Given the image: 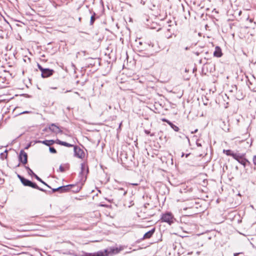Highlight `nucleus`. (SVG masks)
<instances>
[{
	"mask_svg": "<svg viewBox=\"0 0 256 256\" xmlns=\"http://www.w3.org/2000/svg\"><path fill=\"white\" fill-rule=\"evenodd\" d=\"M226 98L227 100H228V98H229V97H228V96H227V97H226Z\"/></svg>",
	"mask_w": 256,
	"mask_h": 256,
	"instance_id": "nucleus-47",
	"label": "nucleus"
},
{
	"mask_svg": "<svg viewBox=\"0 0 256 256\" xmlns=\"http://www.w3.org/2000/svg\"><path fill=\"white\" fill-rule=\"evenodd\" d=\"M114 250H111L112 253H114Z\"/></svg>",
	"mask_w": 256,
	"mask_h": 256,
	"instance_id": "nucleus-43",
	"label": "nucleus"
},
{
	"mask_svg": "<svg viewBox=\"0 0 256 256\" xmlns=\"http://www.w3.org/2000/svg\"><path fill=\"white\" fill-rule=\"evenodd\" d=\"M59 189H62V188H53L52 189V192H56V191H58Z\"/></svg>",
	"mask_w": 256,
	"mask_h": 256,
	"instance_id": "nucleus-28",
	"label": "nucleus"
},
{
	"mask_svg": "<svg viewBox=\"0 0 256 256\" xmlns=\"http://www.w3.org/2000/svg\"><path fill=\"white\" fill-rule=\"evenodd\" d=\"M228 102H226V106H224L225 108H228Z\"/></svg>",
	"mask_w": 256,
	"mask_h": 256,
	"instance_id": "nucleus-41",
	"label": "nucleus"
},
{
	"mask_svg": "<svg viewBox=\"0 0 256 256\" xmlns=\"http://www.w3.org/2000/svg\"><path fill=\"white\" fill-rule=\"evenodd\" d=\"M35 178L44 185L50 188V186L44 182L40 178H39L36 174H34Z\"/></svg>",
	"mask_w": 256,
	"mask_h": 256,
	"instance_id": "nucleus-18",
	"label": "nucleus"
},
{
	"mask_svg": "<svg viewBox=\"0 0 256 256\" xmlns=\"http://www.w3.org/2000/svg\"><path fill=\"white\" fill-rule=\"evenodd\" d=\"M80 20H81V18H79V20L80 21Z\"/></svg>",
	"mask_w": 256,
	"mask_h": 256,
	"instance_id": "nucleus-51",
	"label": "nucleus"
},
{
	"mask_svg": "<svg viewBox=\"0 0 256 256\" xmlns=\"http://www.w3.org/2000/svg\"><path fill=\"white\" fill-rule=\"evenodd\" d=\"M80 188H80L77 186L75 190H74V191H75L76 192H78L80 190Z\"/></svg>",
	"mask_w": 256,
	"mask_h": 256,
	"instance_id": "nucleus-32",
	"label": "nucleus"
},
{
	"mask_svg": "<svg viewBox=\"0 0 256 256\" xmlns=\"http://www.w3.org/2000/svg\"><path fill=\"white\" fill-rule=\"evenodd\" d=\"M8 154H5L4 152H2L0 154V158L2 160H4V158H7Z\"/></svg>",
	"mask_w": 256,
	"mask_h": 256,
	"instance_id": "nucleus-23",
	"label": "nucleus"
},
{
	"mask_svg": "<svg viewBox=\"0 0 256 256\" xmlns=\"http://www.w3.org/2000/svg\"><path fill=\"white\" fill-rule=\"evenodd\" d=\"M30 113V112L29 111H24L23 112H22L20 114H29Z\"/></svg>",
	"mask_w": 256,
	"mask_h": 256,
	"instance_id": "nucleus-30",
	"label": "nucleus"
},
{
	"mask_svg": "<svg viewBox=\"0 0 256 256\" xmlns=\"http://www.w3.org/2000/svg\"><path fill=\"white\" fill-rule=\"evenodd\" d=\"M247 20H248L250 22H253V19L250 18H247Z\"/></svg>",
	"mask_w": 256,
	"mask_h": 256,
	"instance_id": "nucleus-34",
	"label": "nucleus"
},
{
	"mask_svg": "<svg viewBox=\"0 0 256 256\" xmlns=\"http://www.w3.org/2000/svg\"><path fill=\"white\" fill-rule=\"evenodd\" d=\"M154 232H155V228H152L151 230H149L148 232L144 234V236H143V239L150 238L153 235Z\"/></svg>",
	"mask_w": 256,
	"mask_h": 256,
	"instance_id": "nucleus-12",
	"label": "nucleus"
},
{
	"mask_svg": "<svg viewBox=\"0 0 256 256\" xmlns=\"http://www.w3.org/2000/svg\"><path fill=\"white\" fill-rule=\"evenodd\" d=\"M96 14L94 12V14L90 17V24L92 25L96 20L95 18Z\"/></svg>",
	"mask_w": 256,
	"mask_h": 256,
	"instance_id": "nucleus-19",
	"label": "nucleus"
},
{
	"mask_svg": "<svg viewBox=\"0 0 256 256\" xmlns=\"http://www.w3.org/2000/svg\"><path fill=\"white\" fill-rule=\"evenodd\" d=\"M14 96H28V94H20V95H18V94H16L14 95Z\"/></svg>",
	"mask_w": 256,
	"mask_h": 256,
	"instance_id": "nucleus-29",
	"label": "nucleus"
},
{
	"mask_svg": "<svg viewBox=\"0 0 256 256\" xmlns=\"http://www.w3.org/2000/svg\"><path fill=\"white\" fill-rule=\"evenodd\" d=\"M222 50L220 46H216L215 48V50L214 52V56L217 57V58H220L222 56Z\"/></svg>",
	"mask_w": 256,
	"mask_h": 256,
	"instance_id": "nucleus-10",
	"label": "nucleus"
},
{
	"mask_svg": "<svg viewBox=\"0 0 256 256\" xmlns=\"http://www.w3.org/2000/svg\"><path fill=\"white\" fill-rule=\"evenodd\" d=\"M18 178L20 180V182L22 181V178H24V177L21 176L20 175V174H18Z\"/></svg>",
	"mask_w": 256,
	"mask_h": 256,
	"instance_id": "nucleus-33",
	"label": "nucleus"
},
{
	"mask_svg": "<svg viewBox=\"0 0 256 256\" xmlns=\"http://www.w3.org/2000/svg\"><path fill=\"white\" fill-rule=\"evenodd\" d=\"M234 159L236 160L239 163L243 165L244 166H246V163H250L248 160L244 158V156L243 154H236V155L234 156Z\"/></svg>",
	"mask_w": 256,
	"mask_h": 256,
	"instance_id": "nucleus-3",
	"label": "nucleus"
},
{
	"mask_svg": "<svg viewBox=\"0 0 256 256\" xmlns=\"http://www.w3.org/2000/svg\"><path fill=\"white\" fill-rule=\"evenodd\" d=\"M239 254L238 253H235L234 254V256H238Z\"/></svg>",
	"mask_w": 256,
	"mask_h": 256,
	"instance_id": "nucleus-39",
	"label": "nucleus"
},
{
	"mask_svg": "<svg viewBox=\"0 0 256 256\" xmlns=\"http://www.w3.org/2000/svg\"><path fill=\"white\" fill-rule=\"evenodd\" d=\"M224 153L226 154L227 156H232V158H234V156L236 155V154L233 152L232 150H223Z\"/></svg>",
	"mask_w": 256,
	"mask_h": 256,
	"instance_id": "nucleus-15",
	"label": "nucleus"
},
{
	"mask_svg": "<svg viewBox=\"0 0 256 256\" xmlns=\"http://www.w3.org/2000/svg\"><path fill=\"white\" fill-rule=\"evenodd\" d=\"M49 128L52 132L56 134H59L62 132V130L60 129V128L58 126H56L55 124H52L50 126Z\"/></svg>",
	"mask_w": 256,
	"mask_h": 256,
	"instance_id": "nucleus-8",
	"label": "nucleus"
},
{
	"mask_svg": "<svg viewBox=\"0 0 256 256\" xmlns=\"http://www.w3.org/2000/svg\"><path fill=\"white\" fill-rule=\"evenodd\" d=\"M139 44H142V42H140Z\"/></svg>",
	"mask_w": 256,
	"mask_h": 256,
	"instance_id": "nucleus-50",
	"label": "nucleus"
},
{
	"mask_svg": "<svg viewBox=\"0 0 256 256\" xmlns=\"http://www.w3.org/2000/svg\"><path fill=\"white\" fill-rule=\"evenodd\" d=\"M34 188L38 189V190H40V191H42V192H46V190H44V189H43V188H40V187H39V186H37V187H36V188Z\"/></svg>",
	"mask_w": 256,
	"mask_h": 256,
	"instance_id": "nucleus-25",
	"label": "nucleus"
},
{
	"mask_svg": "<svg viewBox=\"0 0 256 256\" xmlns=\"http://www.w3.org/2000/svg\"><path fill=\"white\" fill-rule=\"evenodd\" d=\"M253 162L254 165H256V156H254L253 158Z\"/></svg>",
	"mask_w": 256,
	"mask_h": 256,
	"instance_id": "nucleus-27",
	"label": "nucleus"
},
{
	"mask_svg": "<svg viewBox=\"0 0 256 256\" xmlns=\"http://www.w3.org/2000/svg\"><path fill=\"white\" fill-rule=\"evenodd\" d=\"M162 122H166V123H168V122H170V120H166V118H162Z\"/></svg>",
	"mask_w": 256,
	"mask_h": 256,
	"instance_id": "nucleus-31",
	"label": "nucleus"
},
{
	"mask_svg": "<svg viewBox=\"0 0 256 256\" xmlns=\"http://www.w3.org/2000/svg\"><path fill=\"white\" fill-rule=\"evenodd\" d=\"M190 155V154H186V157H188Z\"/></svg>",
	"mask_w": 256,
	"mask_h": 256,
	"instance_id": "nucleus-45",
	"label": "nucleus"
},
{
	"mask_svg": "<svg viewBox=\"0 0 256 256\" xmlns=\"http://www.w3.org/2000/svg\"><path fill=\"white\" fill-rule=\"evenodd\" d=\"M170 127L176 132H178L179 130V128L173 124L172 125L170 126Z\"/></svg>",
	"mask_w": 256,
	"mask_h": 256,
	"instance_id": "nucleus-21",
	"label": "nucleus"
},
{
	"mask_svg": "<svg viewBox=\"0 0 256 256\" xmlns=\"http://www.w3.org/2000/svg\"><path fill=\"white\" fill-rule=\"evenodd\" d=\"M172 38V34H170V35H168V36H167V38Z\"/></svg>",
	"mask_w": 256,
	"mask_h": 256,
	"instance_id": "nucleus-38",
	"label": "nucleus"
},
{
	"mask_svg": "<svg viewBox=\"0 0 256 256\" xmlns=\"http://www.w3.org/2000/svg\"><path fill=\"white\" fill-rule=\"evenodd\" d=\"M74 186H75L74 184H68L64 186H60L59 188H60L62 189H59L58 192H68L70 189V188Z\"/></svg>",
	"mask_w": 256,
	"mask_h": 256,
	"instance_id": "nucleus-9",
	"label": "nucleus"
},
{
	"mask_svg": "<svg viewBox=\"0 0 256 256\" xmlns=\"http://www.w3.org/2000/svg\"><path fill=\"white\" fill-rule=\"evenodd\" d=\"M173 216L170 212H167L164 214L162 217V222H166L170 224L173 222Z\"/></svg>",
	"mask_w": 256,
	"mask_h": 256,
	"instance_id": "nucleus-5",
	"label": "nucleus"
},
{
	"mask_svg": "<svg viewBox=\"0 0 256 256\" xmlns=\"http://www.w3.org/2000/svg\"><path fill=\"white\" fill-rule=\"evenodd\" d=\"M21 182L24 186H28L32 188L37 187V184L36 183L32 182L24 178L22 180Z\"/></svg>",
	"mask_w": 256,
	"mask_h": 256,
	"instance_id": "nucleus-7",
	"label": "nucleus"
},
{
	"mask_svg": "<svg viewBox=\"0 0 256 256\" xmlns=\"http://www.w3.org/2000/svg\"><path fill=\"white\" fill-rule=\"evenodd\" d=\"M116 190H118V194H120L122 196H125L127 193V190H124L123 188H118V189L116 188Z\"/></svg>",
	"mask_w": 256,
	"mask_h": 256,
	"instance_id": "nucleus-17",
	"label": "nucleus"
},
{
	"mask_svg": "<svg viewBox=\"0 0 256 256\" xmlns=\"http://www.w3.org/2000/svg\"><path fill=\"white\" fill-rule=\"evenodd\" d=\"M110 252L105 250L104 251H99L94 253H86L84 255L82 256H108Z\"/></svg>",
	"mask_w": 256,
	"mask_h": 256,
	"instance_id": "nucleus-4",
	"label": "nucleus"
},
{
	"mask_svg": "<svg viewBox=\"0 0 256 256\" xmlns=\"http://www.w3.org/2000/svg\"><path fill=\"white\" fill-rule=\"evenodd\" d=\"M38 143L43 144L47 146H50L52 145L54 143H56V140H38Z\"/></svg>",
	"mask_w": 256,
	"mask_h": 256,
	"instance_id": "nucleus-11",
	"label": "nucleus"
},
{
	"mask_svg": "<svg viewBox=\"0 0 256 256\" xmlns=\"http://www.w3.org/2000/svg\"><path fill=\"white\" fill-rule=\"evenodd\" d=\"M74 156L81 159L84 158L85 155L84 150L78 146H74Z\"/></svg>",
	"mask_w": 256,
	"mask_h": 256,
	"instance_id": "nucleus-2",
	"label": "nucleus"
},
{
	"mask_svg": "<svg viewBox=\"0 0 256 256\" xmlns=\"http://www.w3.org/2000/svg\"><path fill=\"white\" fill-rule=\"evenodd\" d=\"M38 66L42 72L41 76L43 78L50 77L52 76L54 72L53 70L43 68L42 66L38 64Z\"/></svg>",
	"mask_w": 256,
	"mask_h": 256,
	"instance_id": "nucleus-1",
	"label": "nucleus"
},
{
	"mask_svg": "<svg viewBox=\"0 0 256 256\" xmlns=\"http://www.w3.org/2000/svg\"><path fill=\"white\" fill-rule=\"evenodd\" d=\"M130 184L132 185V186H137L138 185V184H136V183H132V184Z\"/></svg>",
	"mask_w": 256,
	"mask_h": 256,
	"instance_id": "nucleus-36",
	"label": "nucleus"
},
{
	"mask_svg": "<svg viewBox=\"0 0 256 256\" xmlns=\"http://www.w3.org/2000/svg\"><path fill=\"white\" fill-rule=\"evenodd\" d=\"M192 254V252H188V254Z\"/></svg>",
	"mask_w": 256,
	"mask_h": 256,
	"instance_id": "nucleus-46",
	"label": "nucleus"
},
{
	"mask_svg": "<svg viewBox=\"0 0 256 256\" xmlns=\"http://www.w3.org/2000/svg\"><path fill=\"white\" fill-rule=\"evenodd\" d=\"M6 82V77L0 76V88H4V84Z\"/></svg>",
	"mask_w": 256,
	"mask_h": 256,
	"instance_id": "nucleus-14",
	"label": "nucleus"
},
{
	"mask_svg": "<svg viewBox=\"0 0 256 256\" xmlns=\"http://www.w3.org/2000/svg\"><path fill=\"white\" fill-rule=\"evenodd\" d=\"M144 132L147 134H150V136H154V134H150V131H149L148 130H144Z\"/></svg>",
	"mask_w": 256,
	"mask_h": 256,
	"instance_id": "nucleus-24",
	"label": "nucleus"
},
{
	"mask_svg": "<svg viewBox=\"0 0 256 256\" xmlns=\"http://www.w3.org/2000/svg\"><path fill=\"white\" fill-rule=\"evenodd\" d=\"M184 156V153H182V157Z\"/></svg>",
	"mask_w": 256,
	"mask_h": 256,
	"instance_id": "nucleus-49",
	"label": "nucleus"
},
{
	"mask_svg": "<svg viewBox=\"0 0 256 256\" xmlns=\"http://www.w3.org/2000/svg\"><path fill=\"white\" fill-rule=\"evenodd\" d=\"M85 170H86V173H88V168H86V166L84 164H81V171L80 172V174H83Z\"/></svg>",
	"mask_w": 256,
	"mask_h": 256,
	"instance_id": "nucleus-16",
	"label": "nucleus"
},
{
	"mask_svg": "<svg viewBox=\"0 0 256 256\" xmlns=\"http://www.w3.org/2000/svg\"><path fill=\"white\" fill-rule=\"evenodd\" d=\"M170 126H171L172 125V122H170V121L168 123Z\"/></svg>",
	"mask_w": 256,
	"mask_h": 256,
	"instance_id": "nucleus-35",
	"label": "nucleus"
},
{
	"mask_svg": "<svg viewBox=\"0 0 256 256\" xmlns=\"http://www.w3.org/2000/svg\"><path fill=\"white\" fill-rule=\"evenodd\" d=\"M49 150L51 153H53V154L56 153V150L54 147L50 146Z\"/></svg>",
	"mask_w": 256,
	"mask_h": 256,
	"instance_id": "nucleus-22",
	"label": "nucleus"
},
{
	"mask_svg": "<svg viewBox=\"0 0 256 256\" xmlns=\"http://www.w3.org/2000/svg\"><path fill=\"white\" fill-rule=\"evenodd\" d=\"M254 184H256V180L255 182H254Z\"/></svg>",
	"mask_w": 256,
	"mask_h": 256,
	"instance_id": "nucleus-48",
	"label": "nucleus"
},
{
	"mask_svg": "<svg viewBox=\"0 0 256 256\" xmlns=\"http://www.w3.org/2000/svg\"><path fill=\"white\" fill-rule=\"evenodd\" d=\"M59 170L61 172H64V168L62 166H60Z\"/></svg>",
	"mask_w": 256,
	"mask_h": 256,
	"instance_id": "nucleus-26",
	"label": "nucleus"
},
{
	"mask_svg": "<svg viewBox=\"0 0 256 256\" xmlns=\"http://www.w3.org/2000/svg\"><path fill=\"white\" fill-rule=\"evenodd\" d=\"M200 254V252H196V254Z\"/></svg>",
	"mask_w": 256,
	"mask_h": 256,
	"instance_id": "nucleus-44",
	"label": "nucleus"
},
{
	"mask_svg": "<svg viewBox=\"0 0 256 256\" xmlns=\"http://www.w3.org/2000/svg\"><path fill=\"white\" fill-rule=\"evenodd\" d=\"M197 131H198V130H197V129H196V130H194V132H192V134L196 133V132H197Z\"/></svg>",
	"mask_w": 256,
	"mask_h": 256,
	"instance_id": "nucleus-37",
	"label": "nucleus"
},
{
	"mask_svg": "<svg viewBox=\"0 0 256 256\" xmlns=\"http://www.w3.org/2000/svg\"><path fill=\"white\" fill-rule=\"evenodd\" d=\"M4 152L5 154H7L8 150H5V151Z\"/></svg>",
	"mask_w": 256,
	"mask_h": 256,
	"instance_id": "nucleus-40",
	"label": "nucleus"
},
{
	"mask_svg": "<svg viewBox=\"0 0 256 256\" xmlns=\"http://www.w3.org/2000/svg\"><path fill=\"white\" fill-rule=\"evenodd\" d=\"M56 143L57 144H60V145H62V146H66V147H72L74 146L72 144H70L69 143H68L66 142H63V141H61L59 140H56Z\"/></svg>",
	"mask_w": 256,
	"mask_h": 256,
	"instance_id": "nucleus-13",
	"label": "nucleus"
},
{
	"mask_svg": "<svg viewBox=\"0 0 256 256\" xmlns=\"http://www.w3.org/2000/svg\"><path fill=\"white\" fill-rule=\"evenodd\" d=\"M168 32H170V28H168L167 30Z\"/></svg>",
	"mask_w": 256,
	"mask_h": 256,
	"instance_id": "nucleus-42",
	"label": "nucleus"
},
{
	"mask_svg": "<svg viewBox=\"0 0 256 256\" xmlns=\"http://www.w3.org/2000/svg\"><path fill=\"white\" fill-rule=\"evenodd\" d=\"M25 168L27 170L30 176H34V174H36L33 172V171L29 167L25 166Z\"/></svg>",
	"mask_w": 256,
	"mask_h": 256,
	"instance_id": "nucleus-20",
	"label": "nucleus"
},
{
	"mask_svg": "<svg viewBox=\"0 0 256 256\" xmlns=\"http://www.w3.org/2000/svg\"><path fill=\"white\" fill-rule=\"evenodd\" d=\"M19 160L23 164H26L28 162V155L23 150H21L19 154Z\"/></svg>",
	"mask_w": 256,
	"mask_h": 256,
	"instance_id": "nucleus-6",
	"label": "nucleus"
}]
</instances>
